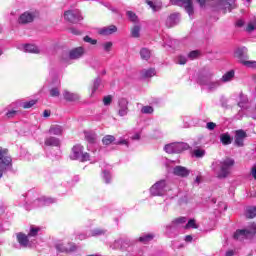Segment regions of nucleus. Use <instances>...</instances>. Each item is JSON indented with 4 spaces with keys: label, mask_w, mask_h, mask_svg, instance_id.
Returning a JSON list of instances; mask_svg holds the SVG:
<instances>
[{
    "label": "nucleus",
    "mask_w": 256,
    "mask_h": 256,
    "mask_svg": "<svg viewBox=\"0 0 256 256\" xmlns=\"http://www.w3.org/2000/svg\"><path fill=\"white\" fill-rule=\"evenodd\" d=\"M233 165H235V160L226 158L222 161L214 162L212 164V169L216 173L218 179H225L226 177H229Z\"/></svg>",
    "instance_id": "obj_1"
},
{
    "label": "nucleus",
    "mask_w": 256,
    "mask_h": 256,
    "mask_svg": "<svg viewBox=\"0 0 256 256\" xmlns=\"http://www.w3.org/2000/svg\"><path fill=\"white\" fill-rule=\"evenodd\" d=\"M198 83L206 91H215V89L221 87V80H213V73L200 76Z\"/></svg>",
    "instance_id": "obj_2"
},
{
    "label": "nucleus",
    "mask_w": 256,
    "mask_h": 256,
    "mask_svg": "<svg viewBox=\"0 0 256 256\" xmlns=\"http://www.w3.org/2000/svg\"><path fill=\"white\" fill-rule=\"evenodd\" d=\"M168 191H171V186H169L167 180H159L149 189V193L152 197H165Z\"/></svg>",
    "instance_id": "obj_3"
},
{
    "label": "nucleus",
    "mask_w": 256,
    "mask_h": 256,
    "mask_svg": "<svg viewBox=\"0 0 256 256\" xmlns=\"http://www.w3.org/2000/svg\"><path fill=\"white\" fill-rule=\"evenodd\" d=\"M89 153L85 152V147L81 144H76L72 147L70 159L72 161H81V163H85V161H89L90 159Z\"/></svg>",
    "instance_id": "obj_4"
},
{
    "label": "nucleus",
    "mask_w": 256,
    "mask_h": 256,
    "mask_svg": "<svg viewBox=\"0 0 256 256\" xmlns=\"http://www.w3.org/2000/svg\"><path fill=\"white\" fill-rule=\"evenodd\" d=\"M12 161L9 150L0 147V179L8 169H11Z\"/></svg>",
    "instance_id": "obj_5"
},
{
    "label": "nucleus",
    "mask_w": 256,
    "mask_h": 256,
    "mask_svg": "<svg viewBox=\"0 0 256 256\" xmlns=\"http://www.w3.org/2000/svg\"><path fill=\"white\" fill-rule=\"evenodd\" d=\"M185 223H187V218L185 217L174 219L170 224L165 226V235H167V237H173V235H175V233H177V231L181 229Z\"/></svg>",
    "instance_id": "obj_6"
},
{
    "label": "nucleus",
    "mask_w": 256,
    "mask_h": 256,
    "mask_svg": "<svg viewBox=\"0 0 256 256\" xmlns=\"http://www.w3.org/2000/svg\"><path fill=\"white\" fill-rule=\"evenodd\" d=\"M57 200L55 198L42 196L30 201V206H26V209H37L39 207H45L46 205H53Z\"/></svg>",
    "instance_id": "obj_7"
},
{
    "label": "nucleus",
    "mask_w": 256,
    "mask_h": 256,
    "mask_svg": "<svg viewBox=\"0 0 256 256\" xmlns=\"http://www.w3.org/2000/svg\"><path fill=\"white\" fill-rule=\"evenodd\" d=\"M256 233V224L252 223L249 229L237 230L234 234V239L243 241V239H251Z\"/></svg>",
    "instance_id": "obj_8"
},
{
    "label": "nucleus",
    "mask_w": 256,
    "mask_h": 256,
    "mask_svg": "<svg viewBox=\"0 0 256 256\" xmlns=\"http://www.w3.org/2000/svg\"><path fill=\"white\" fill-rule=\"evenodd\" d=\"M189 148V146L186 143L183 142H174L170 143L164 146V151H166L169 154L172 153H181L182 151H185Z\"/></svg>",
    "instance_id": "obj_9"
},
{
    "label": "nucleus",
    "mask_w": 256,
    "mask_h": 256,
    "mask_svg": "<svg viewBox=\"0 0 256 256\" xmlns=\"http://www.w3.org/2000/svg\"><path fill=\"white\" fill-rule=\"evenodd\" d=\"M64 18L69 23H79V21H83V16L81 15V11L78 9L67 10L64 13Z\"/></svg>",
    "instance_id": "obj_10"
},
{
    "label": "nucleus",
    "mask_w": 256,
    "mask_h": 256,
    "mask_svg": "<svg viewBox=\"0 0 256 256\" xmlns=\"http://www.w3.org/2000/svg\"><path fill=\"white\" fill-rule=\"evenodd\" d=\"M16 48L19 51H23V53H34L36 55L41 53V49L35 44H18Z\"/></svg>",
    "instance_id": "obj_11"
},
{
    "label": "nucleus",
    "mask_w": 256,
    "mask_h": 256,
    "mask_svg": "<svg viewBox=\"0 0 256 256\" xmlns=\"http://www.w3.org/2000/svg\"><path fill=\"white\" fill-rule=\"evenodd\" d=\"M16 237L21 247L27 248V247H33L35 245V240H31V238L28 235H25L23 233H18Z\"/></svg>",
    "instance_id": "obj_12"
},
{
    "label": "nucleus",
    "mask_w": 256,
    "mask_h": 256,
    "mask_svg": "<svg viewBox=\"0 0 256 256\" xmlns=\"http://www.w3.org/2000/svg\"><path fill=\"white\" fill-rule=\"evenodd\" d=\"M245 139H247V132L242 129L235 131L234 145H236V147H244Z\"/></svg>",
    "instance_id": "obj_13"
},
{
    "label": "nucleus",
    "mask_w": 256,
    "mask_h": 256,
    "mask_svg": "<svg viewBox=\"0 0 256 256\" xmlns=\"http://www.w3.org/2000/svg\"><path fill=\"white\" fill-rule=\"evenodd\" d=\"M129 101H127V99L125 98H121L118 101V115L120 117H125L127 116V114L129 113Z\"/></svg>",
    "instance_id": "obj_14"
},
{
    "label": "nucleus",
    "mask_w": 256,
    "mask_h": 256,
    "mask_svg": "<svg viewBox=\"0 0 256 256\" xmlns=\"http://www.w3.org/2000/svg\"><path fill=\"white\" fill-rule=\"evenodd\" d=\"M85 55V48L80 46V47H76L73 48L69 51L68 57L69 59H81V57H83Z\"/></svg>",
    "instance_id": "obj_15"
},
{
    "label": "nucleus",
    "mask_w": 256,
    "mask_h": 256,
    "mask_svg": "<svg viewBox=\"0 0 256 256\" xmlns=\"http://www.w3.org/2000/svg\"><path fill=\"white\" fill-rule=\"evenodd\" d=\"M33 19H35V13L33 12H24L21 14L18 18V23L20 25H27V23L33 22Z\"/></svg>",
    "instance_id": "obj_16"
},
{
    "label": "nucleus",
    "mask_w": 256,
    "mask_h": 256,
    "mask_svg": "<svg viewBox=\"0 0 256 256\" xmlns=\"http://www.w3.org/2000/svg\"><path fill=\"white\" fill-rule=\"evenodd\" d=\"M176 5L180 7H184L185 11L188 13L189 16L193 15V1L192 0H175Z\"/></svg>",
    "instance_id": "obj_17"
},
{
    "label": "nucleus",
    "mask_w": 256,
    "mask_h": 256,
    "mask_svg": "<svg viewBox=\"0 0 256 256\" xmlns=\"http://www.w3.org/2000/svg\"><path fill=\"white\" fill-rule=\"evenodd\" d=\"M56 249L60 253H74V251H77V246L69 245V248H67L66 243H58Z\"/></svg>",
    "instance_id": "obj_18"
},
{
    "label": "nucleus",
    "mask_w": 256,
    "mask_h": 256,
    "mask_svg": "<svg viewBox=\"0 0 256 256\" xmlns=\"http://www.w3.org/2000/svg\"><path fill=\"white\" fill-rule=\"evenodd\" d=\"M98 33L99 35H104V36L113 35V33H117V26L110 25V26L99 28Z\"/></svg>",
    "instance_id": "obj_19"
},
{
    "label": "nucleus",
    "mask_w": 256,
    "mask_h": 256,
    "mask_svg": "<svg viewBox=\"0 0 256 256\" xmlns=\"http://www.w3.org/2000/svg\"><path fill=\"white\" fill-rule=\"evenodd\" d=\"M173 173L174 175H176L177 177H189V169H187L186 167L183 166H176L173 169Z\"/></svg>",
    "instance_id": "obj_20"
},
{
    "label": "nucleus",
    "mask_w": 256,
    "mask_h": 256,
    "mask_svg": "<svg viewBox=\"0 0 256 256\" xmlns=\"http://www.w3.org/2000/svg\"><path fill=\"white\" fill-rule=\"evenodd\" d=\"M199 5L203 7L205 5V2L207 0H197ZM221 4L224 6L225 11H231V7L233 6V3H235V0H220Z\"/></svg>",
    "instance_id": "obj_21"
},
{
    "label": "nucleus",
    "mask_w": 256,
    "mask_h": 256,
    "mask_svg": "<svg viewBox=\"0 0 256 256\" xmlns=\"http://www.w3.org/2000/svg\"><path fill=\"white\" fill-rule=\"evenodd\" d=\"M238 106L240 107V109H243L244 111L249 109L250 104H249V98L247 97V95L240 94Z\"/></svg>",
    "instance_id": "obj_22"
},
{
    "label": "nucleus",
    "mask_w": 256,
    "mask_h": 256,
    "mask_svg": "<svg viewBox=\"0 0 256 256\" xmlns=\"http://www.w3.org/2000/svg\"><path fill=\"white\" fill-rule=\"evenodd\" d=\"M179 23V13L171 14L166 19V26L175 27Z\"/></svg>",
    "instance_id": "obj_23"
},
{
    "label": "nucleus",
    "mask_w": 256,
    "mask_h": 256,
    "mask_svg": "<svg viewBox=\"0 0 256 256\" xmlns=\"http://www.w3.org/2000/svg\"><path fill=\"white\" fill-rule=\"evenodd\" d=\"M44 143L47 147H59L61 145V140L55 137H48L45 139Z\"/></svg>",
    "instance_id": "obj_24"
},
{
    "label": "nucleus",
    "mask_w": 256,
    "mask_h": 256,
    "mask_svg": "<svg viewBox=\"0 0 256 256\" xmlns=\"http://www.w3.org/2000/svg\"><path fill=\"white\" fill-rule=\"evenodd\" d=\"M63 97L66 101H79V94L64 90Z\"/></svg>",
    "instance_id": "obj_25"
},
{
    "label": "nucleus",
    "mask_w": 256,
    "mask_h": 256,
    "mask_svg": "<svg viewBox=\"0 0 256 256\" xmlns=\"http://www.w3.org/2000/svg\"><path fill=\"white\" fill-rule=\"evenodd\" d=\"M234 78L235 70H230L222 76V78L220 79V83H229V81H233Z\"/></svg>",
    "instance_id": "obj_26"
},
{
    "label": "nucleus",
    "mask_w": 256,
    "mask_h": 256,
    "mask_svg": "<svg viewBox=\"0 0 256 256\" xmlns=\"http://www.w3.org/2000/svg\"><path fill=\"white\" fill-rule=\"evenodd\" d=\"M156 74L157 72L154 68H148L141 71V77H143V79H150V77H155Z\"/></svg>",
    "instance_id": "obj_27"
},
{
    "label": "nucleus",
    "mask_w": 256,
    "mask_h": 256,
    "mask_svg": "<svg viewBox=\"0 0 256 256\" xmlns=\"http://www.w3.org/2000/svg\"><path fill=\"white\" fill-rule=\"evenodd\" d=\"M49 134L57 136L63 135V126L52 125L49 129Z\"/></svg>",
    "instance_id": "obj_28"
},
{
    "label": "nucleus",
    "mask_w": 256,
    "mask_h": 256,
    "mask_svg": "<svg viewBox=\"0 0 256 256\" xmlns=\"http://www.w3.org/2000/svg\"><path fill=\"white\" fill-rule=\"evenodd\" d=\"M147 5H149L152 11H160L162 4L161 1H153V0H146Z\"/></svg>",
    "instance_id": "obj_29"
},
{
    "label": "nucleus",
    "mask_w": 256,
    "mask_h": 256,
    "mask_svg": "<svg viewBox=\"0 0 256 256\" xmlns=\"http://www.w3.org/2000/svg\"><path fill=\"white\" fill-rule=\"evenodd\" d=\"M245 217H247V219H254V217H256V207L255 206L246 207Z\"/></svg>",
    "instance_id": "obj_30"
},
{
    "label": "nucleus",
    "mask_w": 256,
    "mask_h": 256,
    "mask_svg": "<svg viewBox=\"0 0 256 256\" xmlns=\"http://www.w3.org/2000/svg\"><path fill=\"white\" fill-rule=\"evenodd\" d=\"M246 53H247V48L242 47V48H238L235 51L234 55H235V57H237V59L240 60V63H241V61H245L244 58H245Z\"/></svg>",
    "instance_id": "obj_31"
},
{
    "label": "nucleus",
    "mask_w": 256,
    "mask_h": 256,
    "mask_svg": "<svg viewBox=\"0 0 256 256\" xmlns=\"http://www.w3.org/2000/svg\"><path fill=\"white\" fill-rule=\"evenodd\" d=\"M220 141L224 145H231L233 138H231L229 133H223L220 135Z\"/></svg>",
    "instance_id": "obj_32"
},
{
    "label": "nucleus",
    "mask_w": 256,
    "mask_h": 256,
    "mask_svg": "<svg viewBox=\"0 0 256 256\" xmlns=\"http://www.w3.org/2000/svg\"><path fill=\"white\" fill-rule=\"evenodd\" d=\"M107 230L101 228H95L91 231L88 237H100V235H105Z\"/></svg>",
    "instance_id": "obj_33"
},
{
    "label": "nucleus",
    "mask_w": 256,
    "mask_h": 256,
    "mask_svg": "<svg viewBox=\"0 0 256 256\" xmlns=\"http://www.w3.org/2000/svg\"><path fill=\"white\" fill-rule=\"evenodd\" d=\"M41 231V228L39 226H30L29 232H28V236L30 237H36L37 235H39V232Z\"/></svg>",
    "instance_id": "obj_34"
},
{
    "label": "nucleus",
    "mask_w": 256,
    "mask_h": 256,
    "mask_svg": "<svg viewBox=\"0 0 256 256\" xmlns=\"http://www.w3.org/2000/svg\"><path fill=\"white\" fill-rule=\"evenodd\" d=\"M85 139L88 143H95L97 141V134L93 132H85Z\"/></svg>",
    "instance_id": "obj_35"
},
{
    "label": "nucleus",
    "mask_w": 256,
    "mask_h": 256,
    "mask_svg": "<svg viewBox=\"0 0 256 256\" xmlns=\"http://www.w3.org/2000/svg\"><path fill=\"white\" fill-rule=\"evenodd\" d=\"M140 57L144 59V61H148L151 58V51L147 48H142L140 50Z\"/></svg>",
    "instance_id": "obj_36"
},
{
    "label": "nucleus",
    "mask_w": 256,
    "mask_h": 256,
    "mask_svg": "<svg viewBox=\"0 0 256 256\" xmlns=\"http://www.w3.org/2000/svg\"><path fill=\"white\" fill-rule=\"evenodd\" d=\"M125 245H127V243H125V241H123L122 239L120 240H116L112 245V249H125Z\"/></svg>",
    "instance_id": "obj_37"
},
{
    "label": "nucleus",
    "mask_w": 256,
    "mask_h": 256,
    "mask_svg": "<svg viewBox=\"0 0 256 256\" xmlns=\"http://www.w3.org/2000/svg\"><path fill=\"white\" fill-rule=\"evenodd\" d=\"M154 237L155 235L153 234H144L139 237V241H141V243H149V241H153Z\"/></svg>",
    "instance_id": "obj_38"
},
{
    "label": "nucleus",
    "mask_w": 256,
    "mask_h": 256,
    "mask_svg": "<svg viewBox=\"0 0 256 256\" xmlns=\"http://www.w3.org/2000/svg\"><path fill=\"white\" fill-rule=\"evenodd\" d=\"M103 145H111V143H115V136L113 135H106L102 139Z\"/></svg>",
    "instance_id": "obj_39"
},
{
    "label": "nucleus",
    "mask_w": 256,
    "mask_h": 256,
    "mask_svg": "<svg viewBox=\"0 0 256 256\" xmlns=\"http://www.w3.org/2000/svg\"><path fill=\"white\" fill-rule=\"evenodd\" d=\"M256 29V18H253L247 25L246 31L247 33H253Z\"/></svg>",
    "instance_id": "obj_40"
},
{
    "label": "nucleus",
    "mask_w": 256,
    "mask_h": 256,
    "mask_svg": "<svg viewBox=\"0 0 256 256\" xmlns=\"http://www.w3.org/2000/svg\"><path fill=\"white\" fill-rule=\"evenodd\" d=\"M242 65L244 67H248L249 69H256V61L253 60H241Z\"/></svg>",
    "instance_id": "obj_41"
},
{
    "label": "nucleus",
    "mask_w": 256,
    "mask_h": 256,
    "mask_svg": "<svg viewBox=\"0 0 256 256\" xmlns=\"http://www.w3.org/2000/svg\"><path fill=\"white\" fill-rule=\"evenodd\" d=\"M129 21H132V23H137L139 21V18L137 17V14H135L133 11H128L126 13Z\"/></svg>",
    "instance_id": "obj_42"
},
{
    "label": "nucleus",
    "mask_w": 256,
    "mask_h": 256,
    "mask_svg": "<svg viewBox=\"0 0 256 256\" xmlns=\"http://www.w3.org/2000/svg\"><path fill=\"white\" fill-rule=\"evenodd\" d=\"M102 177L105 183L107 184L111 183V172L109 170H103Z\"/></svg>",
    "instance_id": "obj_43"
},
{
    "label": "nucleus",
    "mask_w": 256,
    "mask_h": 256,
    "mask_svg": "<svg viewBox=\"0 0 256 256\" xmlns=\"http://www.w3.org/2000/svg\"><path fill=\"white\" fill-rule=\"evenodd\" d=\"M99 87H101V79L97 78L94 81V84H93V87H92L91 97H93V95H95V92L97 91V89H99Z\"/></svg>",
    "instance_id": "obj_44"
},
{
    "label": "nucleus",
    "mask_w": 256,
    "mask_h": 256,
    "mask_svg": "<svg viewBox=\"0 0 256 256\" xmlns=\"http://www.w3.org/2000/svg\"><path fill=\"white\" fill-rule=\"evenodd\" d=\"M35 103H37L36 100H30L28 102H22L20 104V107H23V109H31V107H33V105H35Z\"/></svg>",
    "instance_id": "obj_45"
},
{
    "label": "nucleus",
    "mask_w": 256,
    "mask_h": 256,
    "mask_svg": "<svg viewBox=\"0 0 256 256\" xmlns=\"http://www.w3.org/2000/svg\"><path fill=\"white\" fill-rule=\"evenodd\" d=\"M198 227L195 219H190L185 225V229H197Z\"/></svg>",
    "instance_id": "obj_46"
},
{
    "label": "nucleus",
    "mask_w": 256,
    "mask_h": 256,
    "mask_svg": "<svg viewBox=\"0 0 256 256\" xmlns=\"http://www.w3.org/2000/svg\"><path fill=\"white\" fill-rule=\"evenodd\" d=\"M140 33H141V27L140 26H134L131 30L132 37L137 38V37H139Z\"/></svg>",
    "instance_id": "obj_47"
},
{
    "label": "nucleus",
    "mask_w": 256,
    "mask_h": 256,
    "mask_svg": "<svg viewBox=\"0 0 256 256\" xmlns=\"http://www.w3.org/2000/svg\"><path fill=\"white\" fill-rule=\"evenodd\" d=\"M154 109L152 106H144L141 109V113H144V115H151L153 113Z\"/></svg>",
    "instance_id": "obj_48"
},
{
    "label": "nucleus",
    "mask_w": 256,
    "mask_h": 256,
    "mask_svg": "<svg viewBox=\"0 0 256 256\" xmlns=\"http://www.w3.org/2000/svg\"><path fill=\"white\" fill-rule=\"evenodd\" d=\"M142 133H143V130L140 129V130L134 132V134L130 137V139H132V141H139V139H141Z\"/></svg>",
    "instance_id": "obj_49"
},
{
    "label": "nucleus",
    "mask_w": 256,
    "mask_h": 256,
    "mask_svg": "<svg viewBox=\"0 0 256 256\" xmlns=\"http://www.w3.org/2000/svg\"><path fill=\"white\" fill-rule=\"evenodd\" d=\"M176 63L178 65H185V63H187V57L182 56V55L178 56L176 59Z\"/></svg>",
    "instance_id": "obj_50"
},
{
    "label": "nucleus",
    "mask_w": 256,
    "mask_h": 256,
    "mask_svg": "<svg viewBox=\"0 0 256 256\" xmlns=\"http://www.w3.org/2000/svg\"><path fill=\"white\" fill-rule=\"evenodd\" d=\"M115 145H126V147H129V141L125 138H120L116 142H114Z\"/></svg>",
    "instance_id": "obj_51"
},
{
    "label": "nucleus",
    "mask_w": 256,
    "mask_h": 256,
    "mask_svg": "<svg viewBox=\"0 0 256 256\" xmlns=\"http://www.w3.org/2000/svg\"><path fill=\"white\" fill-rule=\"evenodd\" d=\"M83 41H85V43H90V45H97V40L96 39H93L89 36H85L83 38Z\"/></svg>",
    "instance_id": "obj_52"
},
{
    "label": "nucleus",
    "mask_w": 256,
    "mask_h": 256,
    "mask_svg": "<svg viewBox=\"0 0 256 256\" xmlns=\"http://www.w3.org/2000/svg\"><path fill=\"white\" fill-rule=\"evenodd\" d=\"M112 47H113V42H105V43L103 44V49H104V51H106L107 53H109V51H111Z\"/></svg>",
    "instance_id": "obj_53"
},
{
    "label": "nucleus",
    "mask_w": 256,
    "mask_h": 256,
    "mask_svg": "<svg viewBox=\"0 0 256 256\" xmlns=\"http://www.w3.org/2000/svg\"><path fill=\"white\" fill-rule=\"evenodd\" d=\"M50 95L51 97H59V95H61V93L59 92V88H52L50 90Z\"/></svg>",
    "instance_id": "obj_54"
},
{
    "label": "nucleus",
    "mask_w": 256,
    "mask_h": 256,
    "mask_svg": "<svg viewBox=\"0 0 256 256\" xmlns=\"http://www.w3.org/2000/svg\"><path fill=\"white\" fill-rule=\"evenodd\" d=\"M193 155L196 157H204L205 156V150L196 149L193 151Z\"/></svg>",
    "instance_id": "obj_55"
},
{
    "label": "nucleus",
    "mask_w": 256,
    "mask_h": 256,
    "mask_svg": "<svg viewBox=\"0 0 256 256\" xmlns=\"http://www.w3.org/2000/svg\"><path fill=\"white\" fill-rule=\"evenodd\" d=\"M113 101V97L111 95L105 96L103 98V103L105 106L111 105V102Z\"/></svg>",
    "instance_id": "obj_56"
},
{
    "label": "nucleus",
    "mask_w": 256,
    "mask_h": 256,
    "mask_svg": "<svg viewBox=\"0 0 256 256\" xmlns=\"http://www.w3.org/2000/svg\"><path fill=\"white\" fill-rule=\"evenodd\" d=\"M189 59H197L199 57V51L194 50L188 54Z\"/></svg>",
    "instance_id": "obj_57"
},
{
    "label": "nucleus",
    "mask_w": 256,
    "mask_h": 256,
    "mask_svg": "<svg viewBox=\"0 0 256 256\" xmlns=\"http://www.w3.org/2000/svg\"><path fill=\"white\" fill-rule=\"evenodd\" d=\"M215 127H217V124H215V122H208L206 124V129H208V131H213Z\"/></svg>",
    "instance_id": "obj_58"
},
{
    "label": "nucleus",
    "mask_w": 256,
    "mask_h": 256,
    "mask_svg": "<svg viewBox=\"0 0 256 256\" xmlns=\"http://www.w3.org/2000/svg\"><path fill=\"white\" fill-rule=\"evenodd\" d=\"M15 115H17V110H10L7 112L6 116L8 117V119H12V117H15Z\"/></svg>",
    "instance_id": "obj_59"
},
{
    "label": "nucleus",
    "mask_w": 256,
    "mask_h": 256,
    "mask_svg": "<svg viewBox=\"0 0 256 256\" xmlns=\"http://www.w3.org/2000/svg\"><path fill=\"white\" fill-rule=\"evenodd\" d=\"M70 32L73 34V35H81V31L75 29V28H71L70 29Z\"/></svg>",
    "instance_id": "obj_60"
},
{
    "label": "nucleus",
    "mask_w": 256,
    "mask_h": 256,
    "mask_svg": "<svg viewBox=\"0 0 256 256\" xmlns=\"http://www.w3.org/2000/svg\"><path fill=\"white\" fill-rule=\"evenodd\" d=\"M251 175L254 177V179H256V164L251 169Z\"/></svg>",
    "instance_id": "obj_61"
},
{
    "label": "nucleus",
    "mask_w": 256,
    "mask_h": 256,
    "mask_svg": "<svg viewBox=\"0 0 256 256\" xmlns=\"http://www.w3.org/2000/svg\"><path fill=\"white\" fill-rule=\"evenodd\" d=\"M225 256H235V251H233V250H228V251L225 253Z\"/></svg>",
    "instance_id": "obj_62"
},
{
    "label": "nucleus",
    "mask_w": 256,
    "mask_h": 256,
    "mask_svg": "<svg viewBox=\"0 0 256 256\" xmlns=\"http://www.w3.org/2000/svg\"><path fill=\"white\" fill-rule=\"evenodd\" d=\"M236 25H237V27H243V25H245V22L243 20H238L236 22Z\"/></svg>",
    "instance_id": "obj_63"
},
{
    "label": "nucleus",
    "mask_w": 256,
    "mask_h": 256,
    "mask_svg": "<svg viewBox=\"0 0 256 256\" xmlns=\"http://www.w3.org/2000/svg\"><path fill=\"white\" fill-rule=\"evenodd\" d=\"M51 116V112L49 110H45L43 112V117H50Z\"/></svg>",
    "instance_id": "obj_64"
}]
</instances>
